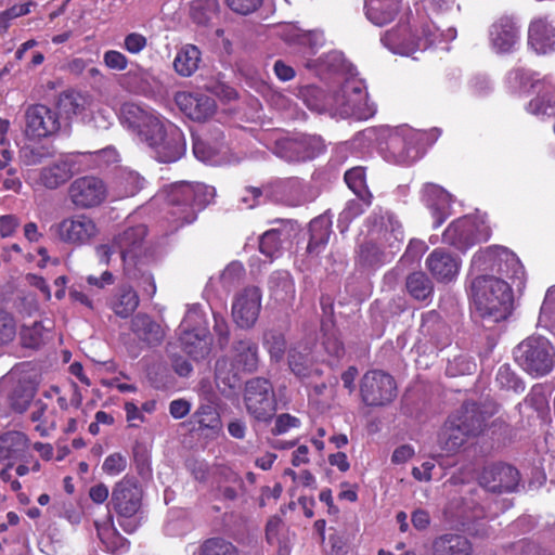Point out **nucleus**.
I'll return each instance as SVG.
<instances>
[{
    "label": "nucleus",
    "instance_id": "obj_1",
    "mask_svg": "<svg viewBox=\"0 0 555 555\" xmlns=\"http://www.w3.org/2000/svg\"><path fill=\"white\" fill-rule=\"evenodd\" d=\"M113 245L120 255L124 274L130 280L139 281V285L152 297L156 293V285L149 270L153 256L146 225L139 223L126 227L114 236Z\"/></svg>",
    "mask_w": 555,
    "mask_h": 555
},
{
    "label": "nucleus",
    "instance_id": "obj_2",
    "mask_svg": "<svg viewBox=\"0 0 555 555\" xmlns=\"http://www.w3.org/2000/svg\"><path fill=\"white\" fill-rule=\"evenodd\" d=\"M215 195V188L203 183L180 181L171 184L166 195L171 222L177 228L192 223Z\"/></svg>",
    "mask_w": 555,
    "mask_h": 555
},
{
    "label": "nucleus",
    "instance_id": "obj_3",
    "mask_svg": "<svg viewBox=\"0 0 555 555\" xmlns=\"http://www.w3.org/2000/svg\"><path fill=\"white\" fill-rule=\"evenodd\" d=\"M472 298L483 320L500 322L511 312L512 289L502 279L490 275L475 278L472 283Z\"/></svg>",
    "mask_w": 555,
    "mask_h": 555
},
{
    "label": "nucleus",
    "instance_id": "obj_4",
    "mask_svg": "<svg viewBox=\"0 0 555 555\" xmlns=\"http://www.w3.org/2000/svg\"><path fill=\"white\" fill-rule=\"evenodd\" d=\"M330 103L333 105V115L343 118L352 116L365 120L376 113L375 105L367 99L364 82L353 74H350L336 90L332 91Z\"/></svg>",
    "mask_w": 555,
    "mask_h": 555
},
{
    "label": "nucleus",
    "instance_id": "obj_5",
    "mask_svg": "<svg viewBox=\"0 0 555 555\" xmlns=\"http://www.w3.org/2000/svg\"><path fill=\"white\" fill-rule=\"evenodd\" d=\"M109 505L117 515L119 526L132 533L139 527L138 513L142 505V490L137 480L124 477L115 483Z\"/></svg>",
    "mask_w": 555,
    "mask_h": 555
},
{
    "label": "nucleus",
    "instance_id": "obj_6",
    "mask_svg": "<svg viewBox=\"0 0 555 555\" xmlns=\"http://www.w3.org/2000/svg\"><path fill=\"white\" fill-rule=\"evenodd\" d=\"M514 359L528 374L534 377L544 376L555 365V349L548 339L531 336L514 349Z\"/></svg>",
    "mask_w": 555,
    "mask_h": 555
},
{
    "label": "nucleus",
    "instance_id": "obj_7",
    "mask_svg": "<svg viewBox=\"0 0 555 555\" xmlns=\"http://www.w3.org/2000/svg\"><path fill=\"white\" fill-rule=\"evenodd\" d=\"M144 133V142L154 150L156 158L162 163L177 162L186 151L183 132L169 120L162 119L151 133L145 130Z\"/></svg>",
    "mask_w": 555,
    "mask_h": 555
},
{
    "label": "nucleus",
    "instance_id": "obj_8",
    "mask_svg": "<svg viewBox=\"0 0 555 555\" xmlns=\"http://www.w3.org/2000/svg\"><path fill=\"white\" fill-rule=\"evenodd\" d=\"M508 81L518 85L520 90L528 87L537 91V96L528 104V112L535 116H551L555 108V81L550 77L533 79L530 72L524 68H516L508 73Z\"/></svg>",
    "mask_w": 555,
    "mask_h": 555
},
{
    "label": "nucleus",
    "instance_id": "obj_9",
    "mask_svg": "<svg viewBox=\"0 0 555 555\" xmlns=\"http://www.w3.org/2000/svg\"><path fill=\"white\" fill-rule=\"evenodd\" d=\"M51 231L60 242L81 247L91 244L100 236L101 227L92 216L78 212L51 225Z\"/></svg>",
    "mask_w": 555,
    "mask_h": 555
},
{
    "label": "nucleus",
    "instance_id": "obj_10",
    "mask_svg": "<svg viewBox=\"0 0 555 555\" xmlns=\"http://www.w3.org/2000/svg\"><path fill=\"white\" fill-rule=\"evenodd\" d=\"M423 133L409 127L386 130L385 146L383 147L386 160L398 165H411L421 156L418 146Z\"/></svg>",
    "mask_w": 555,
    "mask_h": 555
},
{
    "label": "nucleus",
    "instance_id": "obj_11",
    "mask_svg": "<svg viewBox=\"0 0 555 555\" xmlns=\"http://www.w3.org/2000/svg\"><path fill=\"white\" fill-rule=\"evenodd\" d=\"M244 404L247 413L258 422H270L276 411V398L271 382L254 377L245 385Z\"/></svg>",
    "mask_w": 555,
    "mask_h": 555
},
{
    "label": "nucleus",
    "instance_id": "obj_12",
    "mask_svg": "<svg viewBox=\"0 0 555 555\" xmlns=\"http://www.w3.org/2000/svg\"><path fill=\"white\" fill-rule=\"evenodd\" d=\"M472 270H491L509 278L522 274V266L516 255L502 246H492L476 253L472 259Z\"/></svg>",
    "mask_w": 555,
    "mask_h": 555
},
{
    "label": "nucleus",
    "instance_id": "obj_13",
    "mask_svg": "<svg viewBox=\"0 0 555 555\" xmlns=\"http://www.w3.org/2000/svg\"><path fill=\"white\" fill-rule=\"evenodd\" d=\"M360 392L366 405L380 406L395 399L397 386L391 375L379 370H373L363 375Z\"/></svg>",
    "mask_w": 555,
    "mask_h": 555
},
{
    "label": "nucleus",
    "instance_id": "obj_14",
    "mask_svg": "<svg viewBox=\"0 0 555 555\" xmlns=\"http://www.w3.org/2000/svg\"><path fill=\"white\" fill-rule=\"evenodd\" d=\"M67 195L73 206L78 209L95 208L105 202L107 186L98 177H79L69 184Z\"/></svg>",
    "mask_w": 555,
    "mask_h": 555
},
{
    "label": "nucleus",
    "instance_id": "obj_15",
    "mask_svg": "<svg viewBox=\"0 0 555 555\" xmlns=\"http://www.w3.org/2000/svg\"><path fill=\"white\" fill-rule=\"evenodd\" d=\"M488 237L487 227L468 216L453 221L442 234L443 243L460 250H466L476 243L488 240Z\"/></svg>",
    "mask_w": 555,
    "mask_h": 555
},
{
    "label": "nucleus",
    "instance_id": "obj_16",
    "mask_svg": "<svg viewBox=\"0 0 555 555\" xmlns=\"http://www.w3.org/2000/svg\"><path fill=\"white\" fill-rule=\"evenodd\" d=\"M74 172L75 163L70 158H59L48 166L27 170L25 180L34 188L55 190L66 183Z\"/></svg>",
    "mask_w": 555,
    "mask_h": 555
},
{
    "label": "nucleus",
    "instance_id": "obj_17",
    "mask_svg": "<svg viewBox=\"0 0 555 555\" xmlns=\"http://www.w3.org/2000/svg\"><path fill=\"white\" fill-rule=\"evenodd\" d=\"M435 34L424 29L423 36L411 34L406 25L400 24L396 28L387 30L382 37V42L390 51L398 54H410L416 50H426L435 41Z\"/></svg>",
    "mask_w": 555,
    "mask_h": 555
},
{
    "label": "nucleus",
    "instance_id": "obj_18",
    "mask_svg": "<svg viewBox=\"0 0 555 555\" xmlns=\"http://www.w3.org/2000/svg\"><path fill=\"white\" fill-rule=\"evenodd\" d=\"M25 133L31 139L54 135L61 129L60 115L43 104H33L25 109Z\"/></svg>",
    "mask_w": 555,
    "mask_h": 555
},
{
    "label": "nucleus",
    "instance_id": "obj_19",
    "mask_svg": "<svg viewBox=\"0 0 555 555\" xmlns=\"http://www.w3.org/2000/svg\"><path fill=\"white\" fill-rule=\"evenodd\" d=\"M479 485L493 493H509L517 489L520 480L518 470L505 463H492L482 468Z\"/></svg>",
    "mask_w": 555,
    "mask_h": 555
},
{
    "label": "nucleus",
    "instance_id": "obj_20",
    "mask_svg": "<svg viewBox=\"0 0 555 555\" xmlns=\"http://www.w3.org/2000/svg\"><path fill=\"white\" fill-rule=\"evenodd\" d=\"M488 37L495 53H512L520 42V25L514 16L502 15L490 25Z\"/></svg>",
    "mask_w": 555,
    "mask_h": 555
},
{
    "label": "nucleus",
    "instance_id": "obj_21",
    "mask_svg": "<svg viewBox=\"0 0 555 555\" xmlns=\"http://www.w3.org/2000/svg\"><path fill=\"white\" fill-rule=\"evenodd\" d=\"M261 309V293L256 286L245 287L238 292L232 302L234 322L242 328L251 327Z\"/></svg>",
    "mask_w": 555,
    "mask_h": 555
},
{
    "label": "nucleus",
    "instance_id": "obj_22",
    "mask_svg": "<svg viewBox=\"0 0 555 555\" xmlns=\"http://www.w3.org/2000/svg\"><path fill=\"white\" fill-rule=\"evenodd\" d=\"M371 237L395 256L400 251L404 238L402 224L396 216L385 212L375 220Z\"/></svg>",
    "mask_w": 555,
    "mask_h": 555
},
{
    "label": "nucleus",
    "instance_id": "obj_23",
    "mask_svg": "<svg viewBox=\"0 0 555 555\" xmlns=\"http://www.w3.org/2000/svg\"><path fill=\"white\" fill-rule=\"evenodd\" d=\"M119 120L144 141L146 137L144 130L151 133L162 119L152 109L144 108L132 102H126L120 107Z\"/></svg>",
    "mask_w": 555,
    "mask_h": 555
},
{
    "label": "nucleus",
    "instance_id": "obj_24",
    "mask_svg": "<svg viewBox=\"0 0 555 555\" xmlns=\"http://www.w3.org/2000/svg\"><path fill=\"white\" fill-rule=\"evenodd\" d=\"M175 102L185 116L195 121H206L217 109L212 98L197 91H179L175 94Z\"/></svg>",
    "mask_w": 555,
    "mask_h": 555
},
{
    "label": "nucleus",
    "instance_id": "obj_25",
    "mask_svg": "<svg viewBox=\"0 0 555 555\" xmlns=\"http://www.w3.org/2000/svg\"><path fill=\"white\" fill-rule=\"evenodd\" d=\"M426 269L439 283H450L457 276L461 259L444 248H435L426 258Z\"/></svg>",
    "mask_w": 555,
    "mask_h": 555
},
{
    "label": "nucleus",
    "instance_id": "obj_26",
    "mask_svg": "<svg viewBox=\"0 0 555 555\" xmlns=\"http://www.w3.org/2000/svg\"><path fill=\"white\" fill-rule=\"evenodd\" d=\"M60 113L68 120L79 118L87 122L93 107V96L77 90H66L59 94L56 101Z\"/></svg>",
    "mask_w": 555,
    "mask_h": 555
},
{
    "label": "nucleus",
    "instance_id": "obj_27",
    "mask_svg": "<svg viewBox=\"0 0 555 555\" xmlns=\"http://www.w3.org/2000/svg\"><path fill=\"white\" fill-rule=\"evenodd\" d=\"M480 433V423L474 421L473 424L457 423L453 417H450L446 423L439 438V443L442 450L448 453H454L461 449L470 436H476Z\"/></svg>",
    "mask_w": 555,
    "mask_h": 555
},
{
    "label": "nucleus",
    "instance_id": "obj_28",
    "mask_svg": "<svg viewBox=\"0 0 555 555\" xmlns=\"http://www.w3.org/2000/svg\"><path fill=\"white\" fill-rule=\"evenodd\" d=\"M528 44L538 54L555 51V25L546 16L533 17L528 26Z\"/></svg>",
    "mask_w": 555,
    "mask_h": 555
},
{
    "label": "nucleus",
    "instance_id": "obj_29",
    "mask_svg": "<svg viewBox=\"0 0 555 555\" xmlns=\"http://www.w3.org/2000/svg\"><path fill=\"white\" fill-rule=\"evenodd\" d=\"M280 201L289 207H299L313 202L318 191L299 178H289L282 181L278 190Z\"/></svg>",
    "mask_w": 555,
    "mask_h": 555
},
{
    "label": "nucleus",
    "instance_id": "obj_30",
    "mask_svg": "<svg viewBox=\"0 0 555 555\" xmlns=\"http://www.w3.org/2000/svg\"><path fill=\"white\" fill-rule=\"evenodd\" d=\"M423 201L431 210L436 227L441 225L451 215V195L441 186L434 183L425 184Z\"/></svg>",
    "mask_w": 555,
    "mask_h": 555
},
{
    "label": "nucleus",
    "instance_id": "obj_31",
    "mask_svg": "<svg viewBox=\"0 0 555 555\" xmlns=\"http://www.w3.org/2000/svg\"><path fill=\"white\" fill-rule=\"evenodd\" d=\"M29 440L21 431H8L0 436V462H9L13 466L15 461L22 460L28 450Z\"/></svg>",
    "mask_w": 555,
    "mask_h": 555
},
{
    "label": "nucleus",
    "instance_id": "obj_32",
    "mask_svg": "<svg viewBox=\"0 0 555 555\" xmlns=\"http://www.w3.org/2000/svg\"><path fill=\"white\" fill-rule=\"evenodd\" d=\"M431 551L433 555H470L473 547L466 537L446 533L434 540Z\"/></svg>",
    "mask_w": 555,
    "mask_h": 555
},
{
    "label": "nucleus",
    "instance_id": "obj_33",
    "mask_svg": "<svg viewBox=\"0 0 555 555\" xmlns=\"http://www.w3.org/2000/svg\"><path fill=\"white\" fill-rule=\"evenodd\" d=\"M180 344L184 352L196 360L209 352L210 341L205 328L182 330Z\"/></svg>",
    "mask_w": 555,
    "mask_h": 555
},
{
    "label": "nucleus",
    "instance_id": "obj_34",
    "mask_svg": "<svg viewBox=\"0 0 555 555\" xmlns=\"http://www.w3.org/2000/svg\"><path fill=\"white\" fill-rule=\"evenodd\" d=\"M233 366L237 370L254 372L259 364L258 346L251 340H240L233 346Z\"/></svg>",
    "mask_w": 555,
    "mask_h": 555
},
{
    "label": "nucleus",
    "instance_id": "obj_35",
    "mask_svg": "<svg viewBox=\"0 0 555 555\" xmlns=\"http://www.w3.org/2000/svg\"><path fill=\"white\" fill-rule=\"evenodd\" d=\"M399 0H365L366 17L376 26L391 22L398 13Z\"/></svg>",
    "mask_w": 555,
    "mask_h": 555
},
{
    "label": "nucleus",
    "instance_id": "obj_36",
    "mask_svg": "<svg viewBox=\"0 0 555 555\" xmlns=\"http://www.w3.org/2000/svg\"><path fill=\"white\" fill-rule=\"evenodd\" d=\"M95 527L98 537L108 552L118 555L128 550V541L116 530L111 515L103 522L95 521Z\"/></svg>",
    "mask_w": 555,
    "mask_h": 555
},
{
    "label": "nucleus",
    "instance_id": "obj_37",
    "mask_svg": "<svg viewBox=\"0 0 555 555\" xmlns=\"http://www.w3.org/2000/svg\"><path fill=\"white\" fill-rule=\"evenodd\" d=\"M271 297L280 302H289L295 298V283L287 271L273 272L269 279Z\"/></svg>",
    "mask_w": 555,
    "mask_h": 555
},
{
    "label": "nucleus",
    "instance_id": "obj_38",
    "mask_svg": "<svg viewBox=\"0 0 555 555\" xmlns=\"http://www.w3.org/2000/svg\"><path fill=\"white\" fill-rule=\"evenodd\" d=\"M199 62V49L194 44H185L178 51L173 67L180 76L190 77L197 70Z\"/></svg>",
    "mask_w": 555,
    "mask_h": 555
},
{
    "label": "nucleus",
    "instance_id": "obj_39",
    "mask_svg": "<svg viewBox=\"0 0 555 555\" xmlns=\"http://www.w3.org/2000/svg\"><path fill=\"white\" fill-rule=\"evenodd\" d=\"M139 306V296L129 285L120 286L114 295L111 308L120 318H128Z\"/></svg>",
    "mask_w": 555,
    "mask_h": 555
},
{
    "label": "nucleus",
    "instance_id": "obj_40",
    "mask_svg": "<svg viewBox=\"0 0 555 555\" xmlns=\"http://www.w3.org/2000/svg\"><path fill=\"white\" fill-rule=\"evenodd\" d=\"M132 331L150 345L159 344L164 337L160 325L146 314H137L132 319Z\"/></svg>",
    "mask_w": 555,
    "mask_h": 555
},
{
    "label": "nucleus",
    "instance_id": "obj_41",
    "mask_svg": "<svg viewBox=\"0 0 555 555\" xmlns=\"http://www.w3.org/2000/svg\"><path fill=\"white\" fill-rule=\"evenodd\" d=\"M332 220L327 215L319 216L310 222L309 253H319L327 244L331 235Z\"/></svg>",
    "mask_w": 555,
    "mask_h": 555
},
{
    "label": "nucleus",
    "instance_id": "obj_42",
    "mask_svg": "<svg viewBox=\"0 0 555 555\" xmlns=\"http://www.w3.org/2000/svg\"><path fill=\"white\" fill-rule=\"evenodd\" d=\"M299 96L305 104L318 113L328 112L333 115L332 92L326 94L321 88L315 86H306L299 90Z\"/></svg>",
    "mask_w": 555,
    "mask_h": 555
},
{
    "label": "nucleus",
    "instance_id": "obj_43",
    "mask_svg": "<svg viewBox=\"0 0 555 555\" xmlns=\"http://www.w3.org/2000/svg\"><path fill=\"white\" fill-rule=\"evenodd\" d=\"M288 364L292 372L300 378H310L322 373L308 352L298 351L296 348L289 351Z\"/></svg>",
    "mask_w": 555,
    "mask_h": 555
},
{
    "label": "nucleus",
    "instance_id": "obj_44",
    "mask_svg": "<svg viewBox=\"0 0 555 555\" xmlns=\"http://www.w3.org/2000/svg\"><path fill=\"white\" fill-rule=\"evenodd\" d=\"M358 258L362 264L372 267L388 262L393 256L371 237L360 245Z\"/></svg>",
    "mask_w": 555,
    "mask_h": 555
},
{
    "label": "nucleus",
    "instance_id": "obj_45",
    "mask_svg": "<svg viewBox=\"0 0 555 555\" xmlns=\"http://www.w3.org/2000/svg\"><path fill=\"white\" fill-rule=\"evenodd\" d=\"M30 420L35 423H38L35 429L41 436H47L56 427V416L54 410H49L48 403L42 400H37L34 402L30 412Z\"/></svg>",
    "mask_w": 555,
    "mask_h": 555
},
{
    "label": "nucleus",
    "instance_id": "obj_46",
    "mask_svg": "<svg viewBox=\"0 0 555 555\" xmlns=\"http://www.w3.org/2000/svg\"><path fill=\"white\" fill-rule=\"evenodd\" d=\"M405 287L408 293L416 300L430 299L434 294L431 280L422 271H416L406 276Z\"/></svg>",
    "mask_w": 555,
    "mask_h": 555
},
{
    "label": "nucleus",
    "instance_id": "obj_47",
    "mask_svg": "<svg viewBox=\"0 0 555 555\" xmlns=\"http://www.w3.org/2000/svg\"><path fill=\"white\" fill-rule=\"evenodd\" d=\"M222 149L223 144L221 142L211 143L208 139L193 137L194 156L203 163H208L211 165L220 164V154Z\"/></svg>",
    "mask_w": 555,
    "mask_h": 555
},
{
    "label": "nucleus",
    "instance_id": "obj_48",
    "mask_svg": "<svg viewBox=\"0 0 555 555\" xmlns=\"http://www.w3.org/2000/svg\"><path fill=\"white\" fill-rule=\"evenodd\" d=\"M372 198L373 196H367L366 201L364 196H357V198L347 202L345 208L338 217V227L341 232L346 231L349 227V223L354 218L362 215L365 209L371 206Z\"/></svg>",
    "mask_w": 555,
    "mask_h": 555
},
{
    "label": "nucleus",
    "instance_id": "obj_49",
    "mask_svg": "<svg viewBox=\"0 0 555 555\" xmlns=\"http://www.w3.org/2000/svg\"><path fill=\"white\" fill-rule=\"evenodd\" d=\"M322 330L324 331L322 346L328 359L326 361L333 364L339 361L345 354V348L336 331L330 328L327 323H322Z\"/></svg>",
    "mask_w": 555,
    "mask_h": 555
},
{
    "label": "nucleus",
    "instance_id": "obj_50",
    "mask_svg": "<svg viewBox=\"0 0 555 555\" xmlns=\"http://www.w3.org/2000/svg\"><path fill=\"white\" fill-rule=\"evenodd\" d=\"M492 412L482 410L477 403L475 402H465L461 409L457 411L455 415L452 417L457 423H467L473 424V422L476 420L480 423V433L486 426L487 420L490 417Z\"/></svg>",
    "mask_w": 555,
    "mask_h": 555
},
{
    "label": "nucleus",
    "instance_id": "obj_51",
    "mask_svg": "<svg viewBox=\"0 0 555 555\" xmlns=\"http://www.w3.org/2000/svg\"><path fill=\"white\" fill-rule=\"evenodd\" d=\"M117 184L121 196H133L144 185V179L135 171L124 169L117 177Z\"/></svg>",
    "mask_w": 555,
    "mask_h": 555
},
{
    "label": "nucleus",
    "instance_id": "obj_52",
    "mask_svg": "<svg viewBox=\"0 0 555 555\" xmlns=\"http://www.w3.org/2000/svg\"><path fill=\"white\" fill-rule=\"evenodd\" d=\"M193 420L199 428H208L215 431L221 429V420L218 411L210 404L201 405L193 414Z\"/></svg>",
    "mask_w": 555,
    "mask_h": 555
},
{
    "label": "nucleus",
    "instance_id": "obj_53",
    "mask_svg": "<svg viewBox=\"0 0 555 555\" xmlns=\"http://www.w3.org/2000/svg\"><path fill=\"white\" fill-rule=\"evenodd\" d=\"M219 10V0H194L191 3V17L197 24H206Z\"/></svg>",
    "mask_w": 555,
    "mask_h": 555
},
{
    "label": "nucleus",
    "instance_id": "obj_54",
    "mask_svg": "<svg viewBox=\"0 0 555 555\" xmlns=\"http://www.w3.org/2000/svg\"><path fill=\"white\" fill-rule=\"evenodd\" d=\"M201 555H240V551L223 538H210L202 544Z\"/></svg>",
    "mask_w": 555,
    "mask_h": 555
},
{
    "label": "nucleus",
    "instance_id": "obj_55",
    "mask_svg": "<svg viewBox=\"0 0 555 555\" xmlns=\"http://www.w3.org/2000/svg\"><path fill=\"white\" fill-rule=\"evenodd\" d=\"M345 181L356 196H364L366 201L367 196H372L366 185L365 171L363 167H353L346 171Z\"/></svg>",
    "mask_w": 555,
    "mask_h": 555
},
{
    "label": "nucleus",
    "instance_id": "obj_56",
    "mask_svg": "<svg viewBox=\"0 0 555 555\" xmlns=\"http://www.w3.org/2000/svg\"><path fill=\"white\" fill-rule=\"evenodd\" d=\"M263 344L270 357L274 361H280L286 350V340L284 335L276 331H269L264 334Z\"/></svg>",
    "mask_w": 555,
    "mask_h": 555
},
{
    "label": "nucleus",
    "instance_id": "obj_57",
    "mask_svg": "<svg viewBox=\"0 0 555 555\" xmlns=\"http://www.w3.org/2000/svg\"><path fill=\"white\" fill-rule=\"evenodd\" d=\"M282 235L283 232L280 229H271L264 232L259 242L260 251L270 258L274 257L281 248Z\"/></svg>",
    "mask_w": 555,
    "mask_h": 555
},
{
    "label": "nucleus",
    "instance_id": "obj_58",
    "mask_svg": "<svg viewBox=\"0 0 555 555\" xmlns=\"http://www.w3.org/2000/svg\"><path fill=\"white\" fill-rule=\"evenodd\" d=\"M495 382L502 389L520 392L525 390L524 383L516 376L508 365L499 367Z\"/></svg>",
    "mask_w": 555,
    "mask_h": 555
},
{
    "label": "nucleus",
    "instance_id": "obj_59",
    "mask_svg": "<svg viewBox=\"0 0 555 555\" xmlns=\"http://www.w3.org/2000/svg\"><path fill=\"white\" fill-rule=\"evenodd\" d=\"M245 275V269L241 262L233 261L221 272L219 280L224 289L237 285Z\"/></svg>",
    "mask_w": 555,
    "mask_h": 555
},
{
    "label": "nucleus",
    "instance_id": "obj_60",
    "mask_svg": "<svg viewBox=\"0 0 555 555\" xmlns=\"http://www.w3.org/2000/svg\"><path fill=\"white\" fill-rule=\"evenodd\" d=\"M44 326L41 322H34L33 325H24L21 331L23 344L29 348L38 347L44 339Z\"/></svg>",
    "mask_w": 555,
    "mask_h": 555
},
{
    "label": "nucleus",
    "instance_id": "obj_61",
    "mask_svg": "<svg viewBox=\"0 0 555 555\" xmlns=\"http://www.w3.org/2000/svg\"><path fill=\"white\" fill-rule=\"evenodd\" d=\"M279 155L288 162H301L302 154L298 138L284 139L278 143Z\"/></svg>",
    "mask_w": 555,
    "mask_h": 555
},
{
    "label": "nucleus",
    "instance_id": "obj_62",
    "mask_svg": "<svg viewBox=\"0 0 555 555\" xmlns=\"http://www.w3.org/2000/svg\"><path fill=\"white\" fill-rule=\"evenodd\" d=\"M34 398V389L31 387L18 386L10 396L12 409L18 413H23Z\"/></svg>",
    "mask_w": 555,
    "mask_h": 555
},
{
    "label": "nucleus",
    "instance_id": "obj_63",
    "mask_svg": "<svg viewBox=\"0 0 555 555\" xmlns=\"http://www.w3.org/2000/svg\"><path fill=\"white\" fill-rule=\"evenodd\" d=\"M16 335V324L13 317L0 309V345L9 344Z\"/></svg>",
    "mask_w": 555,
    "mask_h": 555
},
{
    "label": "nucleus",
    "instance_id": "obj_64",
    "mask_svg": "<svg viewBox=\"0 0 555 555\" xmlns=\"http://www.w3.org/2000/svg\"><path fill=\"white\" fill-rule=\"evenodd\" d=\"M127 456L116 452L109 454L103 462L102 469L106 475L117 476L127 468Z\"/></svg>",
    "mask_w": 555,
    "mask_h": 555
}]
</instances>
